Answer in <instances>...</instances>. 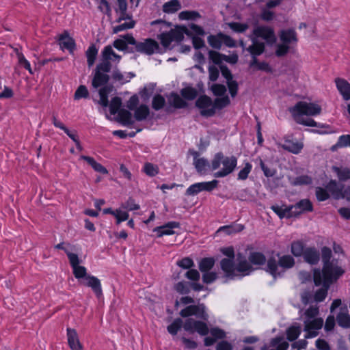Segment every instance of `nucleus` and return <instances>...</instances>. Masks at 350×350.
Listing matches in <instances>:
<instances>
[{
    "instance_id": "obj_1",
    "label": "nucleus",
    "mask_w": 350,
    "mask_h": 350,
    "mask_svg": "<svg viewBox=\"0 0 350 350\" xmlns=\"http://www.w3.org/2000/svg\"><path fill=\"white\" fill-rule=\"evenodd\" d=\"M221 252L226 256L220 262L221 269L225 275L231 279L249 275L254 270L252 265H262L266 261L265 255L258 252L250 253L248 257L250 262L241 253L235 255L232 247L221 248Z\"/></svg>"
},
{
    "instance_id": "obj_2",
    "label": "nucleus",
    "mask_w": 350,
    "mask_h": 350,
    "mask_svg": "<svg viewBox=\"0 0 350 350\" xmlns=\"http://www.w3.org/2000/svg\"><path fill=\"white\" fill-rule=\"evenodd\" d=\"M250 38L252 44L247 48V51L253 56L260 55L265 50V43L259 42L258 38L264 40L268 44H273L276 41L274 29L267 25H259L254 28Z\"/></svg>"
},
{
    "instance_id": "obj_3",
    "label": "nucleus",
    "mask_w": 350,
    "mask_h": 350,
    "mask_svg": "<svg viewBox=\"0 0 350 350\" xmlns=\"http://www.w3.org/2000/svg\"><path fill=\"white\" fill-rule=\"evenodd\" d=\"M289 111L296 122L308 126H318V124L314 120L304 118L303 116H314L319 115L321 112V107L319 105L314 103L300 101L291 107Z\"/></svg>"
},
{
    "instance_id": "obj_4",
    "label": "nucleus",
    "mask_w": 350,
    "mask_h": 350,
    "mask_svg": "<svg viewBox=\"0 0 350 350\" xmlns=\"http://www.w3.org/2000/svg\"><path fill=\"white\" fill-rule=\"evenodd\" d=\"M332 251L329 248L324 247L322 249V258L323 261V268L322 272L319 270L314 271V281L317 284L323 281L327 284L330 282V276L339 278L343 273V270L338 265L337 261L332 260L330 261Z\"/></svg>"
},
{
    "instance_id": "obj_5",
    "label": "nucleus",
    "mask_w": 350,
    "mask_h": 350,
    "mask_svg": "<svg viewBox=\"0 0 350 350\" xmlns=\"http://www.w3.org/2000/svg\"><path fill=\"white\" fill-rule=\"evenodd\" d=\"M319 314V307L311 306L303 313L300 317L304 324V331L306 332V338H314L318 335V331L321 329L323 325L322 318L317 317Z\"/></svg>"
},
{
    "instance_id": "obj_6",
    "label": "nucleus",
    "mask_w": 350,
    "mask_h": 350,
    "mask_svg": "<svg viewBox=\"0 0 350 350\" xmlns=\"http://www.w3.org/2000/svg\"><path fill=\"white\" fill-rule=\"evenodd\" d=\"M237 165V159L235 157H226L221 152L215 154L211 163V170L219 168V170L214 174L216 178L224 177L232 173Z\"/></svg>"
},
{
    "instance_id": "obj_7",
    "label": "nucleus",
    "mask_w": 350,
    "mask_h": 350,
    "mask_svg": "<svg viewBox=\"0 0 350 350\" xmlns=\"http://www.w3.org/2000/svg\"><path fill=\"white\" fill-rule=\"evenodd\" d=\"M184 329L190 333L197 332L201 336H206L208 332L215 339H221L226 337V333L224 330L214 327L208 329L206 323L195 320L193 318H189L185 321Z\"/></svg>"
},
{
    "instance_id": "obj_8",
    "label": "nucleus",
    "mask_w": 350,
    "mask_h": 350,
    "mask_svg": "<svg viewBox=\"0 0 350 350\" xmlns=\"http://www.w3.org/2000/svg\"><path fill=\"white\" fill-rule=\"evenodd\" d=\"M294 265L295 260L290 255L279 256L278 261L271 258L267 261V271L276 278L281 275L286 269L293 267Z\"/></svg>"
},
{
    "instance_id": "obj_9",
    "label": "nucleus",
    "mask_w": 350,
    "mask_h": 350,
    "mask_svg": "<svg viewBox=\"0 0 350 350\" xmlns=\"http://www.w3.org/2000/svg\"><path fill=\"white\" fill-rule=\"evenodd\" d=\"M280 43L276 46L275 54L278 57L284 56L297 42L295 31L293 29H283L279 33Z\"/></svg>"
},
{
    "instance_id": "obj_10",
    "label": "nucleus",
    "mask_w": 350,
    "mask_h": 350,
    "mask_svg": "<svg viewBox=\"0 0 350 350\" xmlns=\"http://www.w3.org/2000/svg\"><path fill=\"white\" fill-rule=\"evenodd\" d=\"M125 38L130 44L135 46V49L138 52L151 55L159 51V44L154 40L146 39L142 42H136L135 38L129 34L126 35Z\"/></svg>"
},
{
    "instance_id": "obj_11",
    "label": "nucleus",
    "mask_w": 350,
    "mask_h": 350,
    "mask_svg": "<svg viewBox=\"0 0 350 350\" xmlns=\"http://www.w3.org/2000/svg\"><path fill=\"white\" fill-rule=\"evenodd\" d=\"M101 54L103 62L98 65V68L105 72H108L110 70L111 64H118L121 59V57L116 54L109 45L104 47Z\"/></svg>"
},
{
    "instance_id": "obj_12",
    "label": "nucleus",
    "mask_w": 350,
    "mask_h": 350,
    "mask_svg": "<svg viewBox=\"0 0 350 350\" xmlns=\"http://www.w3.org/2000/svg\"><path fill=\"white\" fill-rule=\"evenodd\" d=\"M196 106L203 116L211 117L215 113V105L207 96H200L196 102Z\"/></svg>"
},
{
    "instance_id": "obj_13",
    "label": "nucleus",
    "mask_w": 350,
    "mask_h": 350,
    "mask_svg": "<svg viewBox=\"0 0 350 350\" xmlns=\"http://www.w3.org/2000/svg\"><path fill=\"white\" fill-rule=\"evenodd\" d=\"M180 315L183 317L196 316L204 321L208 319V315L204 304L189 306L180 312Z\"/></svg>"
},
{
    "instance_id": "obj_14",
    "label": "nucleus",
    "mask_w": 350,
    "mask_h": 350,
    "mask_svg": "<svg viewBox=\"0 0 350 350\" xmlns=\"http://www.w3.org/2000/svg\"><path fill=\"white\" fill-rule=\"evenodd\" d=\"M217 180L194 183L187 189L185 193L187 196H195L203 191H211L217 187Z\"/></svg>"
},
{
    "instance_id": "obj_15",
    "label": "nucleus",
    "mask_w": 350,
    "mask_h": 350,
    "mask_svg": "<svg viewBox=\"0 0 350 350\" xmlns=\"http://www.w3.org/2000/svg\"><path fill=\"white\" fill-rule=\"evenodd\" d=\"M68 259L72 268L73 274L81 284V280H85L89 275L87 273V269L85 267L79 265L80 260L77 254H68Z\"/></svg>"
},
{
    "instance_id": "obj_16",
    "label": "nucleus",
    "mask_w": 350,
    "mask_h": 350,
    "mask_svg": "<svg viewBox=\"0 0 350 350\" xmlns=\"http://www.w3.org/2000/svg\"><path fill=\"white\" fill-rule=\"evenodd\" d=\"M184 38L183 31L180 29H171L169 32L162 33L159 38L162 45L169 47L172 42H180Z\"/></svg>"
},
{
    "instance_id": "obj_17",
    "label": "nucleus",
    "mask_w": 350,
    "mask_h": 350,
    "mask_svg": "<svg viewBox=\"0 0 350 350\" xmlns=\"http://www.w3.org/2000/svg\"><path fill=\"white\" fill-rule=\"evenodd\" d=\"M191 154L193 157L195 168L199 174H205L209 168L211 169V164H209L208 160L204 157H200L198 152L192 151Z\"/></svg>"
},
{
    "instance_id": "obj_18",
    "label": "nucleus",
    "mask_w": 350,
    "mask_h": 350,
    "mask_svg": "<svg viewBox=\"0 0 350 350\" xmlns=\"http://www.w3.org/2000/svg\"><path fill=\"white\" fill-rule=\"evenodd\" d=\"M81 284L91 288L97 297L102 295L100 281L96 277L89 275L85 280H81Z\"/></svg>"
},
{
    "instance_id": "obj_19",
    "label": "nucleus",
    "mask_w": 350,
    "mask_h": 350,
    "mask_svg": "<svg viewBox=\"0 0 350 350\" xmlns=\"http://www.w3.org/2000/svg\"><path fill=\"white\" fill-rule=\"evenodd\" d=\"M278 146L295 154H299L304 148V144L301 142L288 139H285L284 144H279Z\"/></svg>"
},
{
    "instance_id": "obj_20",
    "label": "nucleus",
    "mask_w": 350,
    "mask_h": 350,
    "mask_svg": "<svg viewBox=\"0 0 350 350\" xmlns=\"http://www.w3.org/2000/svg\"><path fill=\"white\" fill-rule=\"evenodd\" d=\"M336 88L345 100H350V83L342 78L335 79Z\"/></svg>"
},
{
    "instance_id": "obj_21",
    "label": "nucleus",
    "mask_w": 350,
    "mask_h": 350,
    "mask_svg": "<svg viewBox=\"0 0 350 350\" xmlns=\"http://www.w3.org/2000/svg\"><path fill=\"white\" fill-rule=\"evenodd\" d=\"M178 228H179V224L178 222L171 221L165 225L154 228L153 232L157 233L158 237H161L164 235L174 234V229Z\"/></svg>"
},
{
    "instance_id": "obj_22",
    "label": "nucleus",
    "mask_w": 350,
    "mask_h": 350,
    "mask_svg": "<svg viewBox=\"0 0 350 350\" xmlns=\"http://www.w3.org/2000/svg\"><path fill=\"white\" fill-rule=\"evenodd\" d=\"M67 338L69 347L72 350H82L83 345L80 342L78 334L75 329L67 328Z\"/></svg>"
},
{
    "instance_id": "obj_23",
    "label": "nucleus",
    "mask_w": 350,
    "mask_h": 350,
    "mask_svg": "<svg viewBox=\"0 0 350 350\" xmlns=\"http://www.w3.org/2000/svg\"><path fill=\"white\" fill-rule=\"evenodd\" d=\"M338 278H334L330 276V282H327V284H325L323 281L321 283H317L314 281V283L317 286L323 285V287L320 289H319L314 294V301L317 302H321L325 299V298L327 296V289L329 286V285L334 282L335 280H336Z\"/></svg>"
},
{
    "instance_id": "obj_24",
    "label": "nucleus",
    "mask_w": 350,
    "mask_h": 350,
    "mask_svg": "<svg viewBox=\"0 0 350 350\" xmlns=\"http://www.w3.org/2000/svg\"><path fill=\"white\" fill-rule=\"evenodd\" d=\"M115 11L119 15L117 19L118 23L131 18V16L127 13L126 0H117V6L115 8Z\"/></svg>"
},
{
    "instance_id": "obj_25",
    "label": "nucleus",
    "mask_w": 350,
    "mask_h": 350,
    "mask_svg": "<svg viewBox=\"0 0 350 350\" xmlns=\"http://www.w3.org/2000/svg\"><path fill=\"white\" fill-rule=\"evenodd\" d=\"M101 69H98V66L96 67V70L92 80V86L94 88H97L108 81L109 77Z\"/></svg>"
},
{
    "instance_id": "obj_26",
    "label": "nucleus",
    "mask_w": 350,
    "mask_h": 350,
    "mask_svg": "<svg viewBox=\"0 0 350 350\" xmlns=\"http://www.w3.org/2000/svg\"><path fill=\"white\" fill-rule=\"evenodd\" d=\"M59 45L62 49H68L70 52H72L75 49V41L67 32L62 34L59 36Z\"/></svg>"
},
{
    "instance_id": "obj_27",
    "label": "nucleus",
    "mask_w": 350,
    "mask_h": 350,
    "mask_svg": "<svg viewBox=\"0 0 350 350\" xmlns=\"http://www.w3.org/2000/svg\"><path fill=\"white\" fill-rule=\"evenodd\" d=\"M117 120L124 126L132 125L135 122L131 112L126 109H120L118 113Z\"/></svg>"
},
{
    "instance_id": "obj_28",
    "label": "nucleus",
    "mask_w": 350,
    "mask_h": 350,
    "mask_svg": "<svg viewBox=\"0 0 350 350\" xmlns=\"http://www.w3.org/2000/svg\"><path fill=\"white\" fill-rule=\"evenodd\" d=\"M326 189L335 199L343 198L344 191H342V187L339 186L336 180L329 181L326 186Z\"/></svg>"
},
{
    "instance_id": "obj_29",
    "label": "nucleus",
    "mask_w": 350,
    "mask_h": 350,
    "mask_svg": "<svg viewBox=\"0 0 350 350\" xmlns=\"http://www.w3.org/2000/svg\"><path fill=\"white\" fill-rule=\"evenodd\" d=\"M332 170L340 181L345 182L350 180V167L345 166H333Z\"/></svg>"
},
{
    "instance_id": "obj_30",
    "label": "nucleus",
    "mask_w": 350,
    "mask_h": 350,
    "mask_svg": "<svg viewBox=\"0 0 350 350\" xmlns=\"http://www.w3.org/2000/svg\"><path fill=\"white\" fill-rule=\"evenodd\" d=\"M304 258L307 262L314 265L319 260V253L314 247L306 248L304 252Z\"/></svg>"
},
{
    "instance_id": "obj_31",
    "label": "nucleus",
    "mask_w": 350,
    "mask_h": 350,
    "mask_svg": "<svg viewBox=\"0 0 350 350\" xmlns=\"http://www.w3.org/2000/svg\"><path fill=\"white\" fill-rule=\"evenodd\" d=\"M149 113V107L146 105H140L134 110V120L137 121H143L148 118Z\"/></svg>"
},
{
    "instance_id": "obj_32",
    "label": "nucleus",
    "mask_w": 350,
    "mask_h": 350,
    "mask_svg": "<svg viewBox=\"0 0 350 350\" xmlns=\"http://www.w3.org/2000/svg\"><path fill=\"white\" fill-rule=\"evenodd\" d=\"M338 324L344 328L350 327V315L347 308L341 309L340 312L336 317Z\"/></svg>"
},
{
    "instance_id": "obj_33",
    "label": "nucleus",
    "mask_w": 350,
    "mask_h": 350,
    "mask_svg": "<svg viewBox=\"0 0 350 350\" xmlns=\"http://www.w3.org/2000/svg\"><path fill=\"white\" fill-rule=\"evenodd\" d=\"M81 159L85 161L89 165H90L96 172L103 174H107L108 173L107 170L100 163L96 162L94 158L82 155L81 156Z\"/></svg>"
},
{
    "instance_id": "obj_34",
    "label": "nucleus",
    "mask_w": 350,
    "mask_h": 350,
    "mask_svg": "<svg viewBox=\"0 0 350 350\" xmlns=\"http://www.w3.org/2000/svg\"><path fill=\"white\" fill-rule=\"evenodd\" d=\"M180 8L181 5L178 0H171L165 3L163 5V11L167 14L174 13Z\"/></svg>"
},
{
    "instance_id": "obj_35",
    "label": "nucleus",
    "mask_w": 350,
    "mask_h": 350,
    "mask_svg": "<svg viewBox=\"0 0 350 350\" xmlns=\"http://www.w3.org/2000/svg\"><path fill=\"white\" fill-rule=\"evenodd\" d=\"M133 77L134 75L132 72L123 74L118 70L114 71L112 75L113 79L121 84L129 82Z\"/></svg>"
},
{
    "instance_id": "obj_36",
    "label": "nucleus",
    "mask_w": 350,
    "mask_h": 350,
    "mask_svg": "<svg viewBox=\"0 0 350 350\" xmlns=\"http://www.w3.org/2000/svg\"><path fill=\"white\" fill-rule=\"evenodd\" d=\"M111 88L109 86H104L99 90L100 100L98 103L104 107H107L109 105L108 94L111 91Z\"/></svg>"
},
{
    "instance_id": "obj_37",
    "label": "nucleus",
    "mask_w": 350,
    "mask_h": 350,
    "mask_svg": "<svg viewBox=\"0 0 350 350\" xmlns=\"http://www.w3.org/2000/svg\"><path fill=\"white\" fill-rule=\"evenodd\" d=\"M301 328L299 325H293L286 330L287 338L290 341L296 340L300 335Z\"/></svg>"
},
{
    "instance_id": "obj_38",
    "label": "nucleus",
    "mask_w": 350,
    "mask_h": 350,
    "mask_svg": "<svg viewBox=\"0 0 350 350\" xmlns=\"http://www.w3.org/2000/svg\"><path fill=\"white\" fill-rule=\"evenodd\" d=\"M169 103L176 108H183L186 107L187 103L180 98L179 95L172 93L168 98Z\"/></svg>"
},
{
    "instance_id": "obj_39",
    "label": "nucleus",
    "mask_w": 350,
    "mask_h": 350,
    "mask_svg": "<svg viewBox=\"0 0 350 350\" xmlns=\"http://www.w3.org/2000/svg\"><path fill=\"white\" fill-rule=\"evenodd\" d=\"M142 171L148 176L153 177L159 172V166L151 163H146L143 167Z\"/></svg>"
},
{
    "instance_id": "obj_40",
    "label": "nucleus",
    "mask_w": 350,
    "mask_h": 350,
    "mask_svg": "<svg viewBox=\"0 0 350 350\" xmlns=\"http://www.w3.org/2000/svg\"><path fill=\"white\" fill-rule=\"evenodd\" d=\"M299 208V213H302L305 211H312V205L309 200L304 199L297 202L295 205L292 206L291 208Z\"/></svg>"
},
{
    "instance_id": "obj_41",
    "label": "nucleus",
    "mask_w": 350,
    "mask_h": 350,
    "mask_svg": "<svg viewBox=\"0 0 350 350\" xmlns=\"http://www.w3.org/2000/svg\"><path fill=\"white\" fill-rule=\"evenodd\" d=\"M304 245L301 241H293L291 243V252L295 256H301L304 254Z\"/></svg>"
},
{
    "instance_id": "obj_42",
    "label": "nucleus",
    "mask_w": 350,
    "mask_h": 350,
    "mask_svg": "<svg viewBox=\"0 0 350 350\" xmlns=\"http://www.w3.org/2000/svg\"><path fill=\"white\" fill-rule=\"evenodd\" d=\"M214 264L215 260L213 258H205L200 261L199 269L202 272H206L214 266Z\"/></svg>"
},
{
    "instance_id": "obj_43",
    "label": "nucleus",
    "mask_w": 350,
    "mask_h": 350,
    "mask_svg": "<svg viewBox=\"0 0 350 350\" xmlns=\"http://www.w3.org/2000/svg\"><path fill=\"white\" fill-rule=\"evenodd\" d=\"M98 50L94 45H91L86 51L87 61L89 66H92L96 59Z\"/></svg>"
},
{
    "instance_id": "obj_44",
    "label": "nucleus",
    "mask_w": 350,
    "mask_h": 350,
    "mask_svg": "<svg viewBox=\"0 0 350 350\" xmlns=\"http://www.w3.org/2000/svg\"><path fill=\"white\" fill-rule=\"evenodd\" d=\"M243 229V226L241 224H237L234 226H224L220 227L217 232H224L227 234H230L232 233L241 232Z\"/></svg>"
},
{
    "instance_id": "obj_45",
    "label": "nucleus",
    "mask_w": 350,
    "mask_h": 350,
    "mask_svg": "<svg viewBox=\"0 0 350 350\" xmlns=\"http://www.w3.org/2000/svg\"><path fill=\"white\" fill-rule=\"evenodd\" d=\"M184 324L185 323H183V321L180 319H176L167 326V331L170 334L176 335L181 326L183 325L184 327Z\"/></svg>"
},
{
    "instance_id": "obj_46",
    "label": "nucleus",
    "mask_w": 350,
    "mask_h": 350,
    "mask_svg": "<svg viewBox=\"0 0 350 350\" xmlns=\"http://www.w3.org/2000/svg\"><path fill=\"white\" fill-rule=\"evenodd\" d=\"M222 33H219L217 36H209L208 37V44L215 49H219L222 44Z\"/></svg>"
},
{
    "instance_id": "obj_47",
    "label": "nucleus",
    "mask_w": 350,
    "mask_h": 350,
    "mask_svg": "<svg viewBox=\"0 0 350 350\" xmlns=\"http://www.w3.org/2000/svg\"><path fill=\"white\" fill-rule=\"evenodd\" d=\"M272 210L280 217H288L291 215V208H283L279 206H272Z\"/></svg>"
},
{
    "instance_id": "obj_48",
    "label": "nucleus",
    "mask_w": 350,
    "mask_h": 350,
    "mask_svg": "<svg viewBox=\"0 0 350 350\" xmlns=\"http://www.w3.org/2000/svg\"><path fill=\"white\" fill-rule=\"evenodd\" d=\"M122 105V100L119 97H114L111 100L109 104V109L111 115H115L119 112L120 108Z\"/></svg>"
},
{
    "instance_id": "obj_49",
    "label": "nucleus",
    "mask_w": 350,
    "mask_h": 350,
    "mask_svg": "<svg viewBox=\"0 0 350 350\" xmlns=\"http://www.w3.org/2000/svg\"><path fill=\"white\" fill-rule=\"evenodd\" d=\"M129 22L124 23L119 25L115 26L113 27V33H117L119 31H122L126 29H132L134 27L135 22L133 20L129 19Z\"/></svg>"
},
{
    "instance_id": "obj_50",
    "label": "nucleus",
    "mask_w": 350,
    "mask_h": 350,
    "mask_svg": "<svg viewBox=\"0 0 350 350\" xmlns=\"http://www.w3.org/2000/svg\"><path fill=\"white\" fill-rule=\"evenodd\" d=\"M197 90L191 87H187L181 90L182 96L187 100H193L197 96Z\"/></svg>"
},
{
    "instance_id": "obj_51",
    "label": "nucleus",
    "mask_w": 350,
    "mask_h": 350,
    "mask_svg": "<svg viewBox=\"0 0 350 350\" xmlns=\"http://www.w3.org/2000/svg\"><path fill=\"white\" fill-rule=\"evenodd\" d=\"M228 26L232 30L238 33L244 32L249 28V25L247 23L237 22L230 23H228Z\"/></svg>"
},
{
    "instance_id": "obj_52",
    "label": "nucleus",
    "mask_w": 350,
    "mask_h": 350,
    "mask_svg": "<svg viewBox=\"0 0 350 350\" xmlns=\"http://www.w3.org/2000/svg\"><path fill=\"white\" fill-rule=\"evenodd\" d=\"M178 17L181 20H193L200 17V14L195 11H183L179 13Z\"/></svg>"
},
{
    "instance_id": "obj_53",
    "label": "nucleus",
    "mask_w": 350,
    "mask_h": 350,
    "mask_svg": "<svg viewBox=\"0 0 350 350\" xmlns=\"http://www.w3.org/2000/svg\"><path fill=\"white\" fill-rule=\"evenodd\" d=\"M16 52V55L18 57V63L20 65L23 66L25 68H26L31 74L33 73L31 70L30 63L28 60L25 59L23 54L20 53L17 49H15Z\"/></svg>"
},
{
    "instance_id": "obj_54",
    "label": "nucleus",
    "mask_w": 350,
    "mask_h": 350,
    "mask_svg": "<svg viewBox=\"0 0 350 350\" xmlns=\"http://www.w3.org/2000/svg\"><path fill=\"white\" fill-rule=\"evenodd\" d=\"M129 213L121 208L115 210V218L116 219V224H120L121 222L124 221L129 219Z\"/></svg>"
},
{
    "instance_id": "obj_55",
    "label": "nucleus",
    "mask_w": 350,
    "mask_h": 350,
    "mask_svg": "<svg viewBox=\"0 0 350 350\" xmlns=\"http://www.w3.org/2000/svg\"><path fill=\"white\" fill-rule=\"evenodd\" d=\"M230 104V99L227 96H221L216 98L214 101V105H215V109H221Z\"/></svg>"
},
{
    "instance_id": "obj_56",
    "label": "nucleus",
    "mask_w": 350,
    "mask_h": 350,
    "mask_svg": "<svg viewBox=\"0 0 350 350\" xmlns=\"http://www.w3.org/2000/svg\"><path fill=\"white\" fill-rule=\"evenodd\" d=\"M89 92L87 88L85 85H80L75 91L74 98L75 100H79L82 98H87Z\"/></svg>"
},
{
    "instance_id": "obj_57",
    "label": "nucleus",
    "mask_w": 350,
    "mask_h": 350,
    "mask_svg": "<svg viewBox=\"0 0 350 350\" xmlns=\"http://www.w3.org/2000/svg\"><path fill=\"white\" fill-rule=\"evenodd\" d=\"M165 100V98L161 95H157L152 100V107L155 110H159L163 107Z\"/></svg>"
},
{
    "instance_id": "obj_58",
    "label": "nucleus",
    "mask_w": 350,
    "mask_h": 350,
    "mask_svg": "<svg viewBox=\"0 0 350 350\" xmlns=\"http://www.w3.org/2000/svg\"><path fill=\"white\" fill-rule=\"evenodd\" d=\"M98 4V9L100 12L110 16L111 14V9L109 3L107 0H100L97 2Z\"/></svg>"
},
{
    "instance_id": "obj_59",
    "label": "nucleus",
    "mask_w": 350,
    "mask_h": 350,
    "mask_svg": "<svg viewBox=\"0 0 350 350\" xmlns=\"http://www.w3.org/2000/svg\"><path fill=\"white\" fill-rule=\"evenodd\" d=\"M252 167V166L250 163H246L245 164V167L239 172L238 179L241 180H245L247 178L248 174L250 173Z\"/></svg>"
},
{
    "instance_id": "obj_60",
    "label": "nucleus",
    "mask_w": 350,
    "mask_h": 350,
    "mask_svg": "<svg viewBox=\"0 0 350 350\" xmlns=\"http://www.w3.org/2000/svg\"><path fill=\"white\" fill-rule=\"evenodd\" d=\"M121 207L128 211L138 210L140 208L139 205L136 204L132 198H129L125 203L122 204Z\"/></svg>"
},
{
    "instance_id": "obj_61",
    "label": "nucleus",
    "mask_w": 350,
    "mask_h": 350,
    "mask_svg": "<svg viewBox=\"0 0 350 350\" xmlns=\"http://www.w3.org/2000/svg\"><path fill=\"white\" fill-rule=\"evenodd\" d=\"M350 145V135H343L339 137L336 146L338 148L347 147Z\"/></svg>"
},
{
    "instance_id": "obj_62",
    "label": "nucleus",
    "mask_w": 350,
    "mask_h": 350,
    "mask_svg": "<svg viewBox=\"0 0 350 350\" xmlns=\"http://www.w3.org/2000/svg\"><path fill=\"white\" fill-rule=\"evenodd\" d=\"M316 196L319 201H324L329 198V194L327 191V189L321 187H317L316 189Z\"/></svg>"
},
{
    "instance_id": "obj_63",
    "label": "nucleus",
    "mask_w": 350,
    "mask_h": 350,
    "mask_svg": "<svg viewBox=\"0 0 350 350\" xmlns=\"http://www.w3.org/2000/svg\"><path fill=\"white\" fill-rule=\"evenodd\" d=\"M187 34H193L194 36H203L204 35V29L195 24H191L189 26V29L187 32Z\"/></svg>"
},
{
    "instance_id": "obj_64",
    "label": "nucleus",
    "mask_w": 350,
    "mask_h": 350,
    "mask_svg": "<svg viewBox=\"0 0 350 350\" xmlns=\"http://www.w3.org/2000/svg\"><path fill=\"white\" fill-rule=\"evenodd\" d=\"M123 36L122 38L117 39L113 42V46L118 50L123 51L127 48V44H129L127 40Z\"/></svg>"
}]
</instances>
